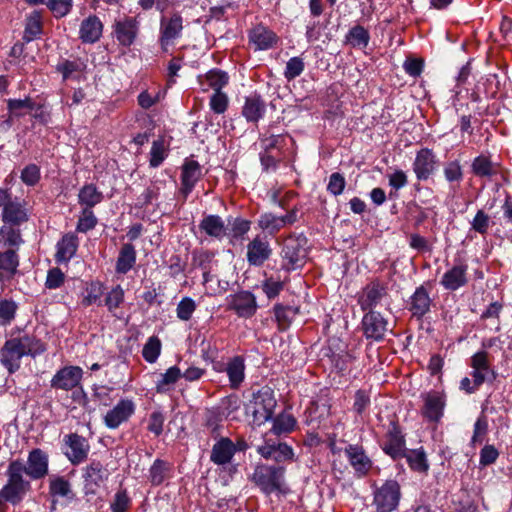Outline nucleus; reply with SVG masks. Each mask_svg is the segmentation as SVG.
<instances>
[{
	"label": "nucleus",
	"instance_id": "1",
	"mask_svg": "<svg viewBox=\"0 0 512 512\" xmlns=\"http://www.w3.org/2000/svg\"><path fill=\"white\" fill-rule=\"evenodd\" d=\"M46 350L45 344L34 335L24 334L5 341L0 349V363L9 374L20 369L24 356L35 358Z\"/></svg>",
	"mask_w": 512,
	"mask_h": 512
},
{
	"label": "nucleus",
	"instance_id": "2",
	"mask_svg": "<svg viewBox=\"0 0 512 512\" xmlns=\"http://www.w3.org/2000/svg\"><path fill=\"white\" fill-rule=\"evenodd\" d=\"M25 464L20 460L11 461L6 470L7 483L0 490V497L13 505L19 504L31 484L24 478Z\"/></svg>",
	"mask_w": 512,
	"mask_h": 512
},
{
	"label": "nucleus",
	"instance_id": "3",
	"mask_svg": "<svg viewBox=\"0 0 512 512\" xmlns=\"http://www.w3.org/2000/svg\"><path fill=\"white\" fill-rule=\"evenodd\" d=\"M285 468L280 465L259 464L255 467L250 480L266 495L282 492Z\"/></svg>",
	"mask_w": 512,
	"mask_h": 512
},
{
	"label": "nucleus",
	"instance_id": "4",
	"mask_svg": "<svg viewBox=\"0 0 512 512\" xmlns=\"http://www.w3.org/2000/svg\"><path fill=\"white\" fill-rule=\"evenodd\" d=\"M306 245L307 239L302 235L285 239L281 251V266L284 270L293 271L304 266L307 260Z\"/></svg>",
	"mask_w": 512,
	"mask_h": 512
},
{
	"label": "nucleus",
	"instance_id": "5",
	"mask_svg": "<svg viewBox=\"0 0 512 512\" xmlns=\"http://www.w3.org/2000/svg\"><path fill=\"white\" fill-rule=\"evenodd\" d=\"M183 17L179 12L169 16H162L159 27V44L163 51H167L175 42L181 38L184 29Z\"/></svg>",
	"mask_w": 512,
	"mask_h": 512
},
{
	"label": "nucleus",
	"instance_id": "6",
	"mask_svg": "<svg viewBox=\"0 0 512 512\" xmlns=\"http://www.w3.org/2000/svg\"><path fill=\"white\" fill-rule=\"evenodd\" d=\"M400 486L395 480H388L373 492V504L377 512L394 511L400 500Z\"/></svg>",
	"mask_w": 512,
	"mask_h": 512
},
{
	"label": "nucleus",
	"instance_id": "7",
	"mask_svg": "<svg viewBox=\"0 0 512 512\" xmlns=\"http://www.w3.org/2000/svg\"><path fill=\"white\" fill-rule=\"evenodd\" d=\"M276 407V400L270 390L264 389L253 393V398L248 409L253 415L254 421L261 424L269 421Z\"/></svg>",
	"mask_w": 512,
	"mask_h": 512
},
{
	"label": "nucleus",
	"instance_id": "8",
	"mask_svg": "<svg viewBox=\"0 0 512 512\" xmlns=\"http://www.w3.org/2000/svg\"><path fill=\"white\" fill-rule=\"evenodd\" d=\"M136 403L131 398H121L103 417L105 426L117 429L135 414Z\"/></svg>",
	"mask_w": 512,
	"mask_h": 512
},
{
	"label": "nucleus",
	"instance_id": "9",
	"mask_svg": "<svg viewBox=\"0 0 512 512\" xmlns=\"http://www.w3.org/2000/svg\"><path fill=\"white\" fill-rule=\"evenodd\" d=\"M110 471L100 461L93 460L83 469V481L86 494H96L107 482Z\"/></svg>",
	"mask_w": 512,
	"mask_h": 512
},
{
	"label": "nucleus",
	"instance_id": "10",
	"mask_svg": "<svg viewBox=\"0 0 512 512\" xmlns=\"http://www.w3.org/2000/svg\"><path fill=\"white\" fill-rule=\"evenodd\" d=\"M422 416L429 422H439L444 415L446 396L439 391H430L422 395Z\"/></svg>",
	"mask_w": 512,
	"mask_h": 512
},
{
	"label": "nucleus",
	"instance_id": "11",
	"mask_svg": "<svg viewBox=\"0 0 512 512\" xmlns=\"http://www.w3.org/2000/svg\"><path fill=\"white\" fill-rule=\"evenodd\" d=\"M470 367L472 368L471 376L476 385H482L484 382L492 383L497 378L496 371L490 366L486 351H478L473 354Z\"/></svg>",
	"mask_w": 512,
	"mask_h": 512
},
{
	"label": "nucleus",
	"instance_id": "12",
	"mask_svg": "<svg viewBox=\"0 0 512 512\" xmlns=\"http://www.w3.org/2000/svg\"><path fill=\"white\" fill-rule=\"evenodd\" d=\"M83 370L79 366H65L59 369L50 381L51 388L70 391L81 384Z\"/></svg>",
	"mask_w": 512,
	"mask_h": 512
},
{
	"label": "nucleus",
	"instance_id": "13",
	"mask_svg": "<svg viewBox=\"0 0 512 512\" xmlns=\"http://www.w3.org/2000/svg\"><path fill=\"white\" fill-rule=\"evenodd\" d=\"M139 27L140 22L136 17L125 16L114 22L113 33L120 45L129 47L135 42Z\"/></svg>",
	"mask_w": 512,
	"mask_h": 512
},
{
	"label": "nucleus",
	"instance_id": "14",
	"mask_svg": "<svg viewBox=\"0 0 512 512\" xmlns=\"http://www.w3.org/2000/svg\"><path fill=\"white\" fill-rule=\"evenodd\" d=\"M64 443L68 448L65 455L73 465H78L87 459L90 445L85 437L71 433L64 437Z\"/></svg>",
	"mask_w": 512,
	"mask_h": 512
},
{
	"label": "nucleus",
	"instance_id": "15",
	"mask_svg": "<svg viewBox=\"0 0 512 512\" xmlns=\"http://www.w3.org/2000/svg\"><path fill=\"white\" fill-rule=\"evenodd\" d=\"M257 453L265 459H272L277 463L292 462L295 454L291 446L284 442H272L266 440L264 444L257 447Z\"/></svg>",
	"mask_w": 512,
	"mask_h": 512
},
{
	"label": "nucleus",
	"instance_id": "16",
	"mask_svg": "<svg viewBox=\"0 0 512 512\" xmlns=\"http://www.w3.org/2000/svg\"><path fill=\"white\" fill-rule=\"evenodd\" d=\"M344 453L358 478H362L369 473L372 468V461L362 446L349 444L345 447Z\"/></svg>",
	"mask_w": 512,
	"mask_h": 512
},
{
	"label": "nucleus",
	"instance_id": "17",
	"mask_svg": "<svg viewBox=\"0 0 512 512\" xmlns=\"http://www.w3.org/2000/svg\"><path fill=\"white\" fill-rule=\"evenodd\" d=\"M228 309L233 310L239 317L249 318L257 309L256 298L249 291H241L227 298Z\"/></svg>",
	"mask_w": 512,
	"mask_h": 512
},
{
	"label": "nucleus",
	"instance_id": "18",
	"mask_svg": "<svg viewBox=\"0 0 512 512\" xmlns=\"http://www.w3.org/2000/svg\"><path fill=\"white\" fill-rule=\"evenodd\" d=\"M387 326V320L379 312L369 311L363 316L362 329L367 339L382 340L388 329Z\"/></svg>",
	"mask_w": 512,
	"mask_h": 512
},
{
	"label": "nucleus",
	"instance_id": "19",
	"mask_svg": "<svg viewBox=\"0 0 512 512\" xmlns=\"http://www.w3.org/2000/svg\"><path fill=\"white\" fill-rule=\"evenodd\" d=\"M437 158L432 150L423 148L417 152L413 162V171L420 181L427 180L437 169Z\"/></svg>",
	"mask_w": 512,
	"mask_h": 512
},
{
	"label": "nucleus",
	"instance_id": "20",
	"mask_svg": "<svg viewBox=\"0 0 512 512\" xmlns=\"http://www.w3.org/2000/svg\"><path fill=\"white\" fill-rule=\"evenodd\" d=\"M272 254L269 241L262 236H256L247 245L246 258L251 266H262Z\"/></svg>",
	"mask_w": 512,
	"mask_h": 512
},
{
	"label": "nucleus",
	"instance_id": "21",
	"mask_svg": "<svg viewBox=\"0 0 512 512\" xmlns=\"http://www.w3.org/2000/svg\"><path fill=\"white\" fill-rule=\"evenodd\" d=\"M242 449V447H237L229 438L222 437L213 445L210 460L218 466L228 465L235 453Z\"/></svg>",
	"mask_w": 512,
	"mask_h": 512
},
{
	"label": "nucleus",
	"instance_id": "22",
	"mask_svg": "<svg viewBox=\"0 0 512 512\" xmlns=\"http://www.w3.org/2000/svg\"><path fill=\"white\" fill-rule=\"evenodd\" d=\"M25 474L33 480H38L48 474V456L41 449L30 451L25 465Z\"/></svg>",
	"mask_w": 512,
	"mask_h": 512
},
{
	"label": "nucleus",
	"instance_id": "23",
	"mask_svg": "<svg viewBox=\"0 0 512 512\" xmlns=\"http://www.w3.org/2000/svg\"><path fill=\"white\" fill-rule=\"evenodd\" d=\"M468 266L464 263H458L448 269L442 276L440 284L450 291H455L468 282L467 278Z\"/></svg>",
	"mask_w": 512,
	"mask_h": 512
},
{
	"label": "nucleus",
	"instance_id": "24",
	"mask_svg": "<svg viewBox=\"0 0 512 512\" xmlns=\"http://www.w3.org/2000/svg\"><path fill=\"white\" fill-rule=\"evenodd\" d=\"M266 113V103L257 93L245 97L242 107V116L247 122L257 123Z\"/></svg>",
	"mask_w": 512,
	"mask_h": 512
},
{
	"label": "nucleus",
	"instance_id": "25",
	"mask_svg": "<svg viewBox=\"0 0 512 512\" xmlns=\"http://www.w3.org/2000/svg\"><path fill=\"white\" fill-rule=\"evenodd\" d=\"M202 176L201 166L195 160H186L182 166L181 192L187 197Z\"/></svg>",
	"mask_w": 512,
	"mask_h": 512
},
{
	"label": "nucleus",
	"instance_id": "26",
	"mask_svg": "<svg viewBox=\"0 0 512 512\" xmlns=\"http://www.w3.org/2000/svg\"><path fill=\"white\" fill-rule=\"evenodd\" d=\"M102 32L103 24L99 17L90 15L80 25L79 38L83 43L93 44L101 38Z\"/></svg>",
	"mask_w": 512,
	"mask_h": 512
},
{
	"label": "nucleus",
	"instance_id": "27",
	"mask_svg": "<svg viewBox=\"0 0 512 512\" xmlns=\"http://www.w3.org/2000/svg\"><path fill=\"white\" fill-rule=\"evenodd\" d=\"M431 298L428 290L423 286L416 288L408 302V309L414 317L421 318L430 310Z\"/></svg>",
	"mask_w": 512,
	"mask_h": 512
},
{
	"label": "nucleus",
	"instance_id": "28",
	"mask_svg": "<svg viewBox=\"0 0 512 512\" xmlns=\"http://www.w3.org/2000/svg\"><path fill=\"white\" fill-rule=\"evenodd\" d=\"M385 294L386 288L384 285L379 282H371L363 290L358 303L363 311L370 310L380 303Z\"/></svg>",
	"mask_w": 512,
	"mask_h": 512
},
{
	"label": "nucleus",
	"instance_id": "29",
	"mask_svg": "<svg viewBox=\"0 0 512 512\" xmlns=\"http://www.w3.org/2000/svg\"><path fill=\"white\" fill-rule=\"evenodd\" d=\"M245 360L242 356H234L230 358L224 371L226 372L231 389H238L245 380Z\"/></svg>",
	"mask_w": 512,
	"mask_h": 512
},
{
	"label": "nucleus",
	"instance_id": "30",
	"mask_svg": "<svg viewBox=\"0 0 512 512\" xmlns=\"http://www.w3.org/2000/svg\"><path fill=\"white\" fill-rule=\"evenodd\" d=\"M249 40L256 50H267L276 44L277 36L265 26L258 25L250 31Z\"/></svg>",
	"mask_w": 512,
	"mask_h": 512
},
{
	"label": "nucleus",
	"instance_id": "31",
	"mask_svg": "<svg viewBox=\"0 0 512 512\" xmlns=\"http://www.w3.org/2000/svg\"><path fill=\"white\" fill-rule=\"evenodd\" d=\"M78 248V238L73 233L65 234L56 245L55 260L57 263H67L75 255Z\"/></svg>",
	"mask_w": 512,
	"mask_h": 512
},
{
	"label": "nucleus",
	"instance_id": "32",
	"mask_svg": "<svg viewBox=\"0 0 512 512\" xmlns=\"http://www.w3.org/2000/svg\"><path fill=\"white\" fill-rule=\"evenodd\" d=\"M2 220L11 225H19L27 221L28 215L22 204L11 201H3Z\"/></svg>",
	"mask_w": 512,
	"mask_h": 512
},
{
	"label": "nucleus",
	"instance_id": "33",
	"mask_svg": "<svg viewBox=\"0 0 512 512\" xmlns=\"http://www.w3.org/2000/svg\"><path fill=\"white\" fill-rule=\"evenodd\" d=\"M199 228L206 235L221 240L226 235V226L218 215H207L199 223Z\"/></svg>",
	"mask_w": 512,
	"mask_h": 512
},
{
	"label": "nucleus",
	"instance_id": "34",
	"mask_svg": "<svg viewBox=\"0 0 512 512\" xmlns=\"http://www.w3.org/2000/svg\"><path fill=\"white\" fill-rule=\"evenodd\" d=\"M19 266V258L15 251L8 250L0 253V281L12 279Z\"/></svg>",
	"mask_w": 512,
	"mask_h": 512
},
{
	"label": "nucleus",
	"instance_id": "35",
	"mask_svg": "<svg viewBox=\"0 0 512 512\" xmlns=\"http://www.w3.org/2000/svg\"><path fill=\"white\" fill-rule=\"evenodd\" d=\"M49 493L54 499L66 498L72 500L74 498L70 482L65 477L59 475H51L49 477Z\"/></svg>",
	"mask_w": 512,
	"mask_h": 512
},
{
	"label": "nucleus",
	"instance_id": "36",
	"mask_svg": "<svg viewBox=\"0 0 512 512\" xmlns=\"http://www.w3.org/2000/svg\"><path fill=\"white\" fill-rule=\"evenodd\" d=\"M136 263V250L130 243L122 245L116 261L115 270L119 274H126Z\"/></svg>",
	"mask_w": 512,
	"mask_h": 512
},
{
	"label": "nucleus",
	"instance_id": "37",
	"mask_svg": "<svg viewBox=\"0 0 512 512\" xmlns=\"http://www.w3.org/2000/svg\"><path fill=\"white\" fill-rule=\"evenodd\" d=\"M103 200V194L93 184L84 185L78 193L79 204L91 209Z\"/></svg>",
	"mask_w": 512,
	"mask_h": 512
},
{
	"label": "nucleus",
	"instance_id": "38",
	"mask_svg": "<svg viewBox=\"0 0 512 512\" xmlns=\"http://www.w3.org/2000/svg\"><path fill=\"white\" fill-rule=\"evenodd\" d=\"M181 376L182 372L179 367L172 366L168 368L165 373L160 375V378L156 382V391L158 393H166L170 391Z\"/></svg>",
	"mask_w": 512,
	"mask_h": 512
},
{
	"label": "nucleus",
	"instance_id": "39",
	"mask_svg": "<svg viewBox=\"0 0 512 512\" xmlns=\"http://www.w3.org/2000/svg\"><path fill=\"white\" fill-rule=\"evenodd\" d=\"M35 108V103L30 97L24 99H8L7 109L11 117H23Z\"/></svg>",
	"mask_w": 512,
	"mask_h": 512
},
{
	"label": "nucleus",
	"instance_id": "40",
	"mask_svg": "<svg viewBox=\"0 0 512 512\" xmlns=\"http://www.w3.org/2000/svg\"><path fill=\"white\" fill-rule=\"evenodd\" d=\"M346 42L354 48H366L369 41L370 35L368 30L363 26L356 25L352 27L346 34Z\"/></svg>",
	"mask_w": 512,
	"mask_h": 512
},
{
	"label": "nucleus",
	"instance_id": "41",
	"mask_svg": "<svg viewBox=\"0 0 512 512\" xmlns=\"http://www.w3.org/2000/svg\"><path fill=\"white\" fill-rule=\"evenodd\" d=\"M168 146L163 138H159L152 142L149 153V165L152 168L159 167L168 156Z\"/></svg>",
	"mask_w": 512,
	"mask_h": 512
},
{
	"label": "nucleus",
	"instance_id": "42",
	"mask_svg": "<svg viewBox=\"0 0 512 512\" xmlns=\"http://www.w3.org/2000/svg\"><path fill=\"white\" fill-rule=\"evenodd\" d=\"M170 465L161 459H156L149 469V479L152 485H161L168 477Z\"/></svg>",
	"mask_w": 512,
	"mask_h": 512
},
{
	"label": "nucleus",
	"instance_id": "43",
	"mask_svg": "<svg viewBox=\"0 0 512 512\" xmlns=\"http://www.w3.org/2000/svg\"><path fill=\"white\" fill-rule=\"evenodd\" d=\"M409 466L416 471L425 472L428 469L425 452L422 449L410 450L404 454Z\"/></svg>",
	"mask_w": 512,
	"mask_h": 512
},
{
	"label": "nucleus",
	"instance_id": "44",
	"mask_svg": "<svg viewBox=\"0 0 512 512\" xmlns=\"http://www.w3.org/2000/svg\"><path fill=\"white\" fill-rule=\"evenodd\" d=\"M161 353V341L156 336H151L145 343L142 356L148 363H155Z\"/></svg>",
	"mask_w": 512,
	"mask_h": 512
},
{
	"label": "nucleus",
	"instance_id": "45",
	"mask_svg": "<svg viewBox=\"0 0 512 512\" xmlns=\"http://www.w3.org/2000/svg\"><path fill=\"white\" fill-rule=\"evenodd\" d=\"M167 188L165 181L155 180L140 196L143 205H148L158 200L161 191Z\"/></svg>",
	"mask_w": 512,
	"mask_h": 512
},
{
	"label": "nucleus",
	"instance_id": "46",
	"mask_svg": "<svg viewBox=\"0 0 512 512\" xmlns=\"http://www.w3.org/2000/svg\"><path fill=\"white\" fill-rule=\"evenodd\" d=\"M261 288L268 299H274L283 290L284 282L273 276L266 277L261 284Z\"/></svg>",
	"mask_w": 512,
	"mask_h": 512
},
{
	"label": "nucleus",
	"instance_id": "47",
	"mask_svg": "<svg viewBox=\"0 0 512 512\" xmlns=\"http://www.w3.org/2000/svg\"><path fill=\"white\" fill-rule=\"evenodd\" d=\"M383 450L394 459L402 457L405 454L404 440L397 434H391L390 440L385 444Z\"/></svg>",
	"mask_w": 512,
	"mask_h": 512
},
{
	"label": "nucleus",
	"instance_id": "48",
	"mask_svg": "<svg viewBox=\"0 0 512 512\" xmlns=\"http://www.w3.org/2000/svg\"><path fill=\"white\" fill-rule=\"evenodd\" d=\"M258 226L263 231L275 234L281 229V222L279 221V216L273 213H264L258 219Z\"/></svg>",
	"mask_w": 512,
	"mask_h": 512
},
{
	"label": "nucleus",
	"instance_id": "49",
	"mask_svg": "<svg viewBox=\"0 0 512 512\" xmlns=\"http://www.w3.org/2000/svg\"><path fill=\"white\" fill-rule=\"evenodd\" d=\"M97 224V218L93 211L88 208H84L79 216L76 230L81 233H86L92 230Z\"/></svg>",
	"mask_w": 512,
	"mask_h": 512
},
{
	"label": "nucleus",
	"instance_id": "50",
	"mask_svg": "<svg viewBox=\"0 0 512 512\" xmlns=\"http://www.w3.org/2000/svg\"><path fill=\"white\" fill-rule=\"evenodd\" d=\"M491 219L487 213L484 212V210L480 209L477 211L476 215L470 222L471 230L481 234L485 235L488 232V229L490 227Z\"/></svg>",
	"mask_w": 512,
	"mask_h": 512
},
{
	"label": "nucleus",
	"instance_id": "51",
	"mask_svg": "<svg viewBox=\"0 0 512 512\" xmlns=\"http://www.w3.org/2000/svg\"><path fill=\"white\" fill-rule=\"evenodd\" d=\"M295 424L296 422L292 416L281 415L274 420L271 432L275 435L288 433L294 429Z\"/></svg>",
	"mask_w": 512,
	"mask_h": 512
},
{
	"label": "nucleus",
	"instance_id": "52",
	"mask_svg": "<svg viewBox=\"0 0 512 512\" xmlns=\"http://www.w3.org/2000/svg\"><path fill=\"white\" fill-rule=\"evenodd\" d=\"M228 79L226 72L217 69L210 70L206 74L208 85L213 88L214 91H221V89L228 83Z\"/></svg>",
	"mask_w": 512,
	"mask_h": 512
},
{
	"label": "nucleus",
	"instance_id": "53",
	"mask_svg": "<svg viewBox=\"0 0 512 512\" xmlns=\"http://www.w3.org/2000/svg\"><path fill=\"white\" fill-rule=\"evenodd\" d=\"M123 301L124 290L120 285H117L107 294L105 298V305L109 312L114 314V311L123 303Z\"/></svg>",
	"mask_w": 512,
	"mask_h": 512
},
{
	"label": "nucleus",
	"instance_id": "54",
	"mask_svg": "<svg viewBox=\"0 0 512 512\" xmlns=\"http://www.w3.org/2000/svg\"><path fill=\"white\" fill-rule=\"evenodd\" d=\"M46 4L56 18H62L71 11L73 0H49Z\"/></svg>",
	"mask_w": 512,
	"mask_h": 512
},
{
	"label": "nucleus",
	"instance_id": "55",
	"mask_svg": "<svg viewBox=\"0 0 512 512\" xmlns=\"http://www.w3.org/2000/svg\"><path fill=\"white\" fill-rule=\"evenodd\" d=\"M165 415L160 410L153 411L148 418L147 430L155 436H159L163 432Z\"/></svg>",
	"mask_w": 512,
	"mask_h": 512
},
{
	"label": "nucleus",
	"instance_id": "56",
	"mask_svg": "<svg viewBox=\"0 0 512 512\" xmlns=\"http://www.w3.org/2000/svg\"><path fill=\"white\" fill-rule=\"evenodd\" d=\"M42 32L41 21L38 14L31 15L27 19L24 39L26 41H32L36 37H38Z\"/></svg>",
	"mask_w": 512,
	"mask_h": 512
},
{
	"label": "nucleus",
	"instance_id": "57",
	"mask_svg": "<svg viewBox=\"0 0 512 512\" xmlns=\"http://www.w3.org/2000/svg\"><path fill=\"white\" fill-rule=\"evenodd\" d=\"M304 61L300 57H292L286 63L284 76L287 80H293L304 71Z\"/></svg>",
	"mask_w": 512,
	"mask_h": 512
},
{
	"label": "nucleus",
	"instance_id": "58",
	"mask_svg": "<svg viewBox=\"0 0 512 512\" xmlns=\"http://www.w3.org/2000/svg\"><path fill=\"white\" fill-rule=\"evenodd\" d=\"M131 500L126 490H118L110 504L111 512H127Z\"/></svg>",
	"mask_w": 512,
	"mask_h": 512
},
{
	"label": "nucleus",
	"instance_id": "59",
	"mask_svg": "<svg viewBox=\"0 0 512 512\" xmlns=\"http://www.w3.org/2000/svg\"><path fill=\"white\" fill-rule=\"evenodd\" d=\"M370 394L366 390H357L354 395L353 411L357 415H362L370 406Z\"/></svg>",
	"mask_w": 512,
	"mask_h": 512
},
{
	"label": "nucleus",
	"instance_id": "60",
	"mask_svg": "<svg viewBox=\"0 0 512 512\" xmlns=\"http://www.w3.org/2000/svg\"><path fill=\"white\" fill-rule=\"evenodd\" d=\"M196 309L195 301L192 298L185 297L177 305L176 313L180 320L188 321Z\"/></svg>",
	"mask_w": 512,
	"mask_h": 512
},
{
	"label": "nucleus",
	"instance_id": "61",
	"mask_svg": "<svg viewBox=\"0 0 512 512\" xmlns=\"http://www.w3.org/2000/svg\"><path fill=\"white\" fill-rule=\"evenodd\" d=\"M472 170L477 176H491L494 173L491 161L484 156H478L472 163Z\"/></svg>",
	"mask_w": 512,
	"mask_h": 512
},
{
	"label": "nucleus",
	"instance_id": "62",
	"mask_svg": "<svg viewBox=\"0 0 512 512\" xmlns=\"http://www.w3.org/2000/svg\"><path fill=\"white\" fill-rule=\"evenodd\" d=\"M17 310V304L12 300H0V321L3 324H9L14 318Z\"/></svg>",
	"mask_w": 512,
	"mask_h": 512
},
{
	"label": "nucleus",
	"instance_id": "63",
	"mask_svg": "<svg viewBox=\"0 0 512 512\" xmlns=\"http://www.w3.org/2000/svg\"><path fill=\"white\" fill-rule=\"evenodd\" d=\"M499 457V451L494 445L486 444L479 454V465L482 467L489 466L496 462Z\"/></svg>",
	"mask_w": 512,
	"mask_h": 512
},
{
	"label": "nucleus",
	"instance_id": "64",
	"mask_svg": "<svg viewBox=\"0 0 512 512\" xmlns=\"http://www.w3.org/2000/svg\"><path fill=\"white\" fill-rule=\"evenodd\" d=\"M210 108L217 114H222L227 110L228 97L222 91H214L210 98Z\"/></svg>",
	"mask_w": 512,
	"mask_h": 512
}]
</instances>
